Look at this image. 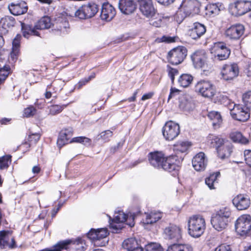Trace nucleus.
<instances>
[{
	"label": "nucleus",
	"mask_w": 251,
	"mask_h": 251,
	"mask_svg": "<svg viewBox=\"0 0 251 251\" xmlns=\"http://www.w3.org/2000/svg\"><path fill=\"white\" fill-rule=\"evenodd\" d=\"M195 91L202 97L208 98H211L216 93L213 84L206 80H201L198 81L195 85Z\"/></svg>",
	"instance_id": "6"
},
{
	"label": "nucleus",
	"mask_w": 251,
	"mask_h": 251,
	"mask_svg": "<svg viewBox=\"0 0 251 251\" xmlns=\"http://www.w3.org/2000/svg\"><path fill=\"white\" fill-rule=\"evenodd\" d=\"M51 23L49 17H42L36 24L35 27L37 29H44L50 27Z\"/></svg>",
	"instance_id": "36"
},
{
	"label": "nucleus",
	"mask_w": 251,
	"mask_h": 251,
	"mask_svg": "<svg viewBox=\"0 0 251 251\" xmlns=\"http://www.w3.org/2000/svg\"><path fill=\"white\" fill-rule=\"evenodd\" d=\"M10 67L8 66H0V84L7 78L10 73Z\"/></svg>",
	"instance_id": "43"
},
{
	"label": "nucleus",
	"mask_w": 251,
	"mask_h": 251,
	"mask_svg": "<svg viewBox=\"0 0 251 251\" xmlns=\"http://www.w3.org/2000/svg\"><path fill=\"white\" fill-rule=\"evenodd\" d=\"M68 104L66 105H52L49 107L50 114L52 115H55L60 113L65 107H66Z\"/></svg>",
	"instance_id": "44"
},
{
	"label": "nucleus",
	"mask_w": 251,
	"mask_h": 251,
	"mask_svg": "<svg viewBox=\"0 0 251 251\" xmlns=\"http://www.w3.org/2000/svg\"><path fill=\"white\" fill-rule=\"evenodd\" d=\"M191 144L188 141H179L174 146V150L176 151L185 152L191 146Z\"/></svg>",
	"instance_id": "35"
},
{
	"label": "nucleus",
	"mask_w": 251,
	"mask_h": 251,
	"mask_svg": "<svg viewBox=\"0 0 251 251\" xmlns=\"http://www.w3.org/2000/svg\"><path fill=\"white\" fill-rule=\"evenodd\" d=\"M245 28L241 24H236L231 26L226 31V36L230 39H238L244 33Z\"/></svg>",
	"instance_id": "21"
},
{
	"label": "nucleus",
	"mask_w": 251,
	"mask_h": 251,
	"mask_svg": "<svg viewBox=\"0 0 251 251\" xmlns=\"http://www.w3.org/2000/svg\"><path fill=\"white\" fill-rule=\"evenodd\" d=\"M214 251H231L229 245L221 244L218 246Z\"/></svg>",
	"instance_id": "56"
},
{
	"label": "nucleus",
	"mask_w": 251,
	"mask_h": 251,
	"mask_svg": "<svg viewBox=\"0 0 251 251\" xmlns=\"http://www.w3.org/2000/svg\"><path fill=\"white\" fill-rule=\"evenodd\" d=\"M233 205L239 210L247 209L251 204L250 197L245 194H239L232 200Z\"/></svg>",
	"instance_id": "17"
},
{
	"label": "nucleus",
	"mask_w": 251,
	"mask_h": 251,
	"mask_svg": "<svg viewBox=\"0 0 251 251\" xmlns=\"http://www.w3.org/2000/svg\"><path fill=\"white\" fill-rule=\"evenodd\" d=\"M19 53V50L12 49L10 53V58L13 61H15L17 59Z\"/></svg>",
	"instance_id": "58"
},
{
	"label": "nucleus",
	"mask_w": 251,
	"mask_h": 251,
	"mask_svg": "<svg viewBox=\"0 0 251 251\" xmlns=\"http://www.w3.org/2000/svg\"><path fill=\"white\" fill-rule=\"evenodd\" d=\"M118 6L121 12L126 15L133 13L136 9V4L133 0H119Z\"/></svg>",
	"instance_id": "20"
},
{
	"label": "nucleus",
	"mask_w": 251,
	"mask_h": 251,
	"mask_svg": "<svg viewBox=\"0 0 251 251\" xmlns=\"http://www.w3.org/2000/svg\"><path fill=\"white\" fill-rule=\"evenodd\" d=\"M242 99L247 108L251 110V91H249L244 94Z\"/></svg>",
	"instance_id": "45"
},
{
	"label": "nucleus",
	"mask_w": 251,
	"mask_h": 251,
	"mask_svg": "<svg viewBox=\"0 0 251 251\" xmlns=\"http://www.w3.org/2000/svg\"><path fill=\"white\" fill-rule=\"evenodd\" d=\"M8 9L12 14L20 15L26 12L27 6L25 1H21L17 3H11L8 5Z\"/></svg>",
	"instance_id": "24"
},
{
	"label": "nucleus",
	"mask_w": 251,
	"mask_h": 251,
	"mask_svg": "<svg viewBox=\"0 0 251 251\" xmlns=\"http://www.w3.org/2000/svg\"><path fill=\"white\" fill-rule=\"evenodd\" d=\"M208 117L212 121V125L215 127H219L222 123L221 115L218 112H210L208 114Z\"/></svg>",
	"instance_id": "33"
},
{
	"label": "nucleus",
	"mask_w": 251,
	"mask_h": 251,
	"mask_svg": "<svg viewBox=\"0 0 251 251\" xmlns=\"http://www.w3.org/2000/svg\"><path fill=\"white\" fill-rule=\"evenodd\" d=\"M180 133V127L178 124L172 121L166 123L162 129V133L166 140L172 141Z\"/></svg>",
	"instance_id": "11"
},
{
	"label": "nucleus",
	"mask_w": 251,
	"mask_h": 251,
	"mask_svg": "<svg viewBox=\"0 0 251 251\" xmlns=\"http://www.w3.org/2000/svg\"><path fill=\"white\" fill-rule=\"evenodd\" d=\"M112 135V131L110 130H107L101 132L100 135H98V139L99 140L101 139L104 142H108Z\"/></svg>",
	"instance_id": "47"
},
{
	"label": "nucleus",
	"mask_w": 251,
	"mask_h": 251,
	"mask_svg": "<svg viewBox=\"0 0 251 251\" xmlns=\"http://www.w3.org/2000/svg\"><path fill=\"white\" fill-rule=\"evenodd\" d=\"M217 100L221 104L226 106L229 109V107L232 106L234 103L229 100L228 97L223 94H219L217 96Z\"/></svg>",
	"instance_id": "40"
},
{
	"label": "nucleus",
	"mask_w": 251,
	"mask_h": 251,
	"mask_svg": "<svg viewBox=\"0 0 251 251\" xmlns=\"http://www.w3.org/2000/svg\"><path fill=\"white\" fill-rule=\"evenodd\" d=\"M85 243L81 238L75 240H67L58 242L55 246V249L48 248L39 251H60L61 250H69L70 251H84Z\"/></svg>",
	"instance_id": "5"
},
{
	"label": "nucleus",
	"mask_w": 251,
	"mask_h": 251,
	"mask_svg": "<svg viewBox=\"0 0 251 251\" xmlns=\"http://www.w3.org/2000/svg\"><path fill=\"white\" fill-rule=\"evenodd\" d=\"M167 251H192V248L187 244H174L168 247Z\"/></svg>",
	"instance_id": "37"
},
{
	"label": "nucleus",
	"mask_w": 251,
	"mask_h": 251,
	"mask_svg": "<svg viewBox=\"0 0 251 251\" xmlns=\"http://www.w3.org/2000/svg\"><path fill=\"white\" fill-rule=\"evenodd\" d=\"M139 10L147 17H151L155 13L152 0H138Z\"/></svg>",
	"instance_id": "16"
},
{
	"label": "nucleus",
	"mask_w": 251,
	"mask_h": 251,
	"mask_svg": "<svg viewBox=\"0 0 251 251\" xmlns=\"http://www.w3.org/2000/svg\"><path fill=\"white\" fill-rule=\"evenodd\" d=\"M150 164L157 169H162L169 172L177 171L179 169V161L176 156H170L165 157L161 152H151L149 154Z\"/></svg>",
	"instance_id": "1"
},
{
	"label": "nucleus",
	"mask_w": 251,
	"mask_h": 251,
	"mask_svg": "<svg viewBox=\"0 0 251 251\" xmlns=\"http://www.w3.org/2000/svg\"><path fill=\"white\" fill-rule=\"evenodd\" d=\"M146 251H164L160 245L155 243H151L145 247Z\"/></svg>",
	"instance_id": "46"
},
{
	"label": "nucleus",
	"mask_w": 251,
	"mask_h": 251,
	"mask_svg": "<svg viewBox=\"0 0 251 251\" xmlns=\"http://www.w3.org/2000/svg\"><path fill=\"white\" fill-rule=\"evenodd\" d=\"M180 91L176 88L172 87L170 90V95L168 97V100H170L172 98L174 97L176 95L179 94Z\"/></svg>",
	"instance_id": "57"
},
{
	"label": "nucleus",
	"mask_w": 251,
	"mask_h": 251,
	"mask_svg": "<svg viewBox=\"0 0 251 251\" xmlns=\"http://www.w3.org/2000/svg\"><path fill=\"white\" fill-rule=\"evenodd\" d=\"M167 72L170 77L172 83L173 84L175 80V76L178 75V71L175 68H172L169 65L167 66Z\"/></svg>",
	"instance_id": "48"
},
{
	"label": "nucleus",
	"mask_w": 251,
	"mask_h": 251,
	"mask_svg": "<svg viewBox=\"0 0 251 251\" xmlns=\"http://www.w3.org/2000/svg\"><path fill=\"white\" fill-rule=\"evenodd\" d=\"M36 113V109L33 106H29L24 110V116L29 117L33 116Z\"/></svg>",
	"instance_id": "51"
},
{
	"label": "nucleus",
	"mask_w": 251,
	"mask_h": 251,
	"mask_svg": "<svg viewBox=\"0 0 251 251\" xmlns=\"http://www.w3.org/2000/svg\"><path fill=\"white\" fill-rule=\"evenodd\" d=\"M10 230H2L0 231V248L1 249L10 250L16 248L17 245L14 238Z\"/></svg>",
	"instance_id": "13"
},
{
	"label": "nucleus",
	"mask_w": 251,
	"mask_h": 251,
	"mask_svg": "<svg viewBox=\"0 0 251 251\" xmlns=\"http://www.w3.org/2000/svg\"><path fill=\"white\" fill-rule=\"evenodd\" d=\"M193 80V77L187 74L181 75L178 78V83L180 86L182 87H187L191 84Z\"/></svg>",
	"instance_id": "34"
},
{
	"label": "nucleus",
	"mask_w": 251,
	"mask_h": 251,
	"mask_svg": "<svg viewBox=\"0 0 251 251\" xmlns=\"http://www.w3.org/2000/svg\"><path fill=\"white\" fill-rule=\"evenodd\" d=\"M162 217V213L160 212H151L146 216V219L144 220L145 224H152L156 223Z\"/></svg>",
	"instance_id": "30"
},
{
	"label": "nucleus",
	"mask_w": 251,
	"mask_h": 251,
	"mask_svg": "<svg viewBox=\"0 0 251 251\" xmlns=\"http://www.w3.org/2000/svg\"><path fill=\"white\" fill-rule=\"evenodd\" d=\"M22 31L24 37L28 39L30 36H39V33L35 27V25L33 26L32 25L24 23H21Z\"/></svg>",
	"instance_id": "27"
},
{
	"label": "nucleus",
	"mask_w": 251,
	"mask_h": 251,
	"mask_svg": "<svg viewBox=\"0 0 251 251\" xmlns=\"http://www.w3.org/2000/svg\"><path fill=\"white\" fill-rule=\"evenodd\" d=\"M181 6H184V7H188V13H191L193 10L194 6L193 2L191 1L188 2L187 5H185V2L182 3Z\"/></svg>",
	"instance_id": "59"
},
{
	"label": "nucleus",
	"mask_w": 251,
	"mask_h": 251,
	"mask_svg": "<svg viewBox=\"0 0 251 251\" xmlns=\"http://www.w3.org/2000/svg\"><path fill=\"white\" fill-rule=\"evenodd\" d=\"M187 49L183 46H179L173 49L168 53L169 62L173 65L181 63L187 55Z\"/></svg>",
	"instance_id": "9"
},
{
	"label": "nucleus",
	"mask_w": 251,
	"mask_h": 251,
	"mask_svg": "<svg viewBox=\"0 0 251 251\" xmlns=\"http://www.w3.org/2000/svg\"><path fill=\"white\" fill-rule=\"evenodd\" d=\"M229 110L232 117L237 121L245 122L250 117V110L242 105L234 103L232 106L229 107Z\"/></svg>",
	"instance_id": "12"
},
{
	"label": "nucleus",
	"mask_w": 251,
	"mask_h": 251,
	"mask_svg": "<svg viewBox=\"0 0 251 251\" xmlns=\"http://www.w3.org/2000/svg\"><path fill=\"white\" fill-rule=\"evenodd\" d=\"M75 142L80 143L85 146H89L91 143V140L84 136H79L72 138L70 143Z\"/></svg>",
	"instance_id": "42"
},
{
	"label": "nucleus",
	"mask_w": 251,
	"mask_h": 251,
	"mask_svg": "<svg viewBox=\"0 0 251 251\" xmlns=\"http://www.w3.org/2000/svg\"><path fill=\"white\" fill-rule=\"evenodd\" d=\"M188 226L189 235L198 238L203 233L205 229V220L201 215H194L189 218Z\"/></svg>",
	"instance_id": "4"
},
{
	"label": "nucleus",
	"mask_w": 251,
	"mask_h": 251,
	"mask_svg": "<svg viewBox=\"0 0 251 251\" xmlns=\"http://www.w3.org/2000/svg\"><path fill=\"white\" fill-rule=\"evenodd\" d=\"M90 80L91 76H89L88 78H85L81 80L78 83V89L80 88L82 86L85 85Z\"/></svg>",
	"instance_id": "62"
},
{
	"label": "nucleus",
	"mask_w": 251,
	"mask_h": 251,
	"mask_svg": "<svg viewBox=\"0 0 251 251\" xmlns=\"http://www.w3.org/2000/svg\"><path fill=\"white\" fill-rule=\"evenodd\" d=\"M71 11H68L67 15L70 17H75L80 19H85L93 17L98 12V5L94 2H89L84 4L79 8L75 7L71 8Z\"/></svg>",
	"instance_id": "2"
},
{
	"label": "nucleus",
	"mask_w": 251,
	"mask_h": 251,
	"mask_svg": "<svg viewBox=\"0 0 251 251\" xmlns=\"http://www.w3.org/2000/svg\"><path fill=\"white\" fill-rule=\"evenodd\" d=\"M236 232L241 235H246L251 229V216L243 215L239 217L235 225Z\"/></svg>",
	"instance_id": "10"
},
{
	"label": "nucleus",
	"mask_w": 251,
	"mask_h": 251,
	"mask_svg": "<svg viewBox=\"0 0 251 251\" xmlns=\"http://www.w3.org/2000/svg\"><path fill=\"white\" fill-rule=\"evenodd\" d=\"M232 145L229 142L224 144L217 150L218 156L222 159L228 157L232 151Z\"/></svg>",
	"instance_id": "28"
},
{
	"label": "nucleus",
	"mask_w": 251,
	"mask_h": 251,
	"mask_svg": "<svg viewBox=\"0 0 251 251\" xmlns=\"http://www.w3.org/2000/svg\"><path fill=\"white\" fill-rule=\"evenodd\" d=\"M221 7L220 3H209L205 7L206 14L210 17H214L219 14Z\"/></svg>",
	"instance_id": "29"
},
{
	"label": "nucleus",
	"mask_w": 251,
	"mask_h": 251,
	"mask_svg": "<svg viewBox=\"0 0 251 251\" xmlns=\"http://www.w3.org/2000/svg\"><path fill=\"white\" fill-rule=\"evenodd\" d=\"M73 135V130L72 128H68L62 130L59 135L57 144L59 147H61L68 143L71 137Z\"/></svg>",
	"instance_id": "26"
},
{
	"label": "nucleus",
	"mask_w": 251,
	"mask_h": 251,
	"mask_svg": "<svg viewBox=\"0 0 251 251\" xmlns=\"http://www.w3.org/2000/svg\"><path fill=\"white\" fill-rule=\"evenodd\" d=\"M230 137L234 142L246 144L248 142L247 138L243 137L240 132H233L230 133Z\"/></svg>",
	"instance_id": "39"
},
{
	"label": "nucleus",
	"mask_w": 251,
	"mask_h": 251,
	"mask_svg": "<svg viewBox=\"0 0 251 251\" xmlns=\"http://www.w3.org/2000/svg\"><path fill=\"white\" fill-rule=\"evenodd\" d=\"M22 36L20 34H17L13 40L12 49L20 50V41Z\"/></svg>",
	"instance_id": "49"
},
{
	"label": "nucleus",
	"mask_w": 251,
	"mask_h": 251,
	"mask_svg": "<svg viewBox=\"0 0 251 251\" xmlns=\"http://www.w3.org/2000/svg\"><path fill=\"white\" fill-rule=\"evenodd\" d=\"M238 66L235 63L225 65L221 71L222 77L226 80L233 79L238 75Z\"/></svg>",
	"instance_id": "14"
},
{
	"label": "nucleus",
	"mask_w": 251,
	"mask_h": 251,
	"mask_svg": "<svg viewBox=\"0 0 251 251\" xmlns=\"http://www.w3.org/2000/svg\"><path fill=\"white\" fill-rule=\"evenodd\" d=\"M191 58L196 68H203L207 65V56L204 50L195 51L192 54Z\"/></svg>",
	"instance_id": "15"
},
{
	"label": "nucleus",
	"mask_w": 251,
	"mask_h": 251,
	"mask_svg": "<svg viewBox=\"0 0 251 251\" xmlns=\"http://www.w3.org/2000/svg\"><path fill=\"white\" fill-rule=\"evenodd\" d=\"M116 15L114 7L109 3H104L101 7L100 17L102 20L111 21Z\"/></svg>",
	"instance_id": "23"
},
{
	"label": "nucleus",
	"mask_w": 251,
	"mask_h": 251,
	"mask_svg": "<svg viewBox=\"0 0 251 251\" xmlns=\"http://www.w3.org/2000/svg\"><path fill=\"white\" fill-rule=\"evenodd\" d=\"M211 53L213 54L214 61H223L227 59L230 54V50L225 43L217 42L214 44Z\"/></svg>",
	"instance_id": "7"
},
{
	"label": "nucleus",
	"mask_w": 251,
	"mask_h": 251,
	"mask_svg": "<svg viewBox=\"0 0 251 251\" xmlns=\"http://www.w3.org/2000/svg\"><path fill=\"white\" fill-rule=\"evenodd\" d=\"M166 238L177 241L181 238V228L176 225H170L164 231Z\"/></svg>",
	"instance_id": "18"
},
{
	"label": "nucleus",
	"mask_w": 251,
	"mask_h": 251,
	"mask_svg": "<svg viewBox=\"0 0 251 251\" xmlns=\"http://www.w3.org/2000/svg\"><path fill=\"white\" fill-rule=\"evenodd\" d=\"M10 155H6L0 157V169L3 170L8 168L11 162Z\"/></svg>",
	"instance_id": "41"
},
{
	"label": "nucleus",
	"mask_w": 251,
	"mask_h": 251,
	"mask_svg": "<svg viewBox=\"0 0 251 251\" xmlns=\"http://www.w3.org/2000/svg\"><path fill=\"white\" fill-rule=\"evenodd\" d=\"M126 222V224L130 227L134 226V217L131 214L129 215L126 214L123 211H119L116 213L114 218L112 220V223H110L109 226L111 228L115 230L121 229L117 224Z\"/></svg>",
	"instance_id": "8"
},
{
	"label": "nucleus",
	"mask_w": 251,
	"mask_h": 251,
	"mask_svg": "<svg viewBox=\"0 0 251 251\" xmlns=\"http://www.w3.org/2000/svg\"><path fill=\"white\" fill-rule=\"evenodd\" d=\"M158 3L160 4L165 5L168 6L173 3L175 0H156Z\"/></svg>",
	"instance_id": "60"
},
{
	"label": "nucleus",
	"mask_w": 251,
	"mask_h": 251,
	"mask_svg": "<svg viewBox=\"0 0 251 251\" xmlns=\"http://www.w3.org/2000/svg\"><path fill=\"white\" fill-rule=\"evenodd\" d=\"M40 138V135L39 133H33L29 135L28 141L30 143L28 145V147L30 146V144L36 143Z\"/></svg>",
	"instance_id": "53"
},
{
	"label": "nucleus",
	"mask_w": 251,
	"mask_h": 251,
	"mask_svg": "<svg viewBox=\"0 0 251 251\" xmlns=\"http://www.w3.org/2000/svg\"><path fill=\"white\" fill-rule=\"evenodd\" d=\"M206 31V28L203 25L199 23H195L193 27L189 30L188 34L190 37L194 40L200 38Z\"/></svg>",
	"instance_id": "25"
},
{
	"label": "nucleus",
	"mask_w": 251,
	"mask_h": 251,
	"mask_svg": "<svg viewBox=\"0 0 251 251\" xmlns=\"http://www.w3.org/2000/svg\"><path fill=\"white\" fill-rule=\"evenodd\" d=\"M192 165L194 169L197 171H201L205 170L207 164V159L205 154L201 152L197 154L192 159Z\"/></svg>",
	"instance_id": "19"
},
{
	"label": "nucleus",
	"mask_w": 251,
	"mask_h": 251,
	"mask_svg": "<svg viewBox=\"0 0 251 251\" xmlns=\"http://www.w3.org/2000/svg\"><path fill=\"white\" fill-rule=\"evenodd\" d=\"M59 82V81H55L53 82L50 85H48L46 93H45V97L46 99H48L51 97L52 92L50 91V89L51 87L54 88L55 85L57 84V83Z\"/></svg>",
	"instance_id": "52"
},
{
	"label": "nucleus",
	"mask_w": 251,
	"mask_h": 251,
	"mask_svg": "<svg viewBox=\"0 0 251 251\" xmlns=\"http://www.w3.org/2000/svg\"><path fill=\"white\" fill-rule=\"evenodd\" d=\"M15 19L11 16H5L0 20V26L7 31V29L14 26Z\"/></svg>",
	"instance_id": "32"
},
{
	"label": "nucleus",
	"mask_w": 251,
	"mask_h": 251,
	"mask_svg": "<svg viewBox=\"0 0 251 251\" xmlns=\"http://www.w3.org/2000/svg\"><path fill=\"white\" fill-rule=\"evenodd\" d=\"M161 40L164 42L172 43L175 42V38L163 36L161 38Z\"/></svg>",
	"instance_id": "61"
},
{
	"label": "nucleus",
	"mask_w": 251,
	"mask_h": 251,
	"mask_svg": "<svg viewBox=\"0 0 251 251\" xmlns=\"http://www.w3.org/2000/svg\"><path fill=\"white\" fill-rule=\"evenodd\" d=\"M244 157L246 163L251 167V151H245Z\"/></svg>",
	"instance_id": "55"
},
{
	"label": "nucleus",
	"mask_w": 251,
	"mask_h": 251,
	"mask_svg": "<svg viewBox=\"0 0 251 251\" xmlns=\"http://www.w3.org/2000/svg\"><path fill=\"white\" fill-rule=\"evenodd\" d=\"M98 240L105 238L108 234V230L105 228L97 229Z\"/></svg>",
	"instance_id": "50"
},
{
	"label": "nucleus",
	"mask_w": 251,
	"mask_h": 251,
	"mask_svg": "<svg viewBox=\"0 0 251 251\" xmlns=\"http://www.w3.org/2000/svg\"><path fill=\"white\" fill-rule=\"evenodd\" d=\"M233 12L236 16H241L251 10V1H237L234 3Z\"/></svg>",
	"instance_id": "22"
},
{
	"label": "nucleus",
	"mask_w": 251,
	"mask_h": 251,
	"mask_svg": "<svg viewBox=\"0 0 251 251\" xmlns=\"http://www.w3.org/2000/svg\"><path fill=\"white\" fill-rule=\"evenodd\" d=\"M230 215L231 211L228 207L221 208L212 215L211 223L213 227L218 231L225 229L227 226Z\"/></svg>",
	"instance_id": "3"
},
{
	"label": "nucleus",
	"mask_w": 251,
	"mask_h": 251,
	"mask_svg": "<svg viewBox=\"0 0 251 251\" xmlns=\"http://www.w3.org/2000/svg\"><path fill=\"white\" fill-rule=\"evenodd\" d=\"M246 74L249 77H251V62L248 65L246 70Z\"/></svg>",
	"instance_id": "64"
},
{
	"label": "nucleus",
	"mask_w": 251,
	"mask_h": 251,
	"mask_svg": "<svg viewBox=\"0 0 251 251\" xmlns=\"http://www.w3.org/2000/svg\"><path fill=\"white\" fill-rule=\"evenodd\" d=\"M88 237L93 241L98 240L97 231L94 229H91L87 233Z\"/></svg>",
	"instance_id": "54"
},
{
	"label": "nucleus",
	"mask_w": 251,
	"mask_h": 251,
	"mask_svg": "<svg viewBox=\"0 0 251 251\" xmlns=\"http://www.w3.org/2000/svg\"><path fill=\"white\" fill-rule=\"evenodd\" d=\"M153 93H149L148 94H144L142 96L141 100H146L151 99L152 97V96H153Z\"/></svg>",
	"instance_id": "63"
},
{
	"label": "nucleus",
	"mask_w": 251,
	"mask_h": 251,
	"mask_svg": "<svg viewBox=\"0 0 251 251\" xmlns=\"http://www.w3.org/2000/svg\"><path fill=\"white\" fill-rule=\"evenodd\" d=\"M220 175L219 172L211 174L209 176L205 178V184L208 186L210 189H214V184L216 182L217 177Z\"/></svg>",
	"instance_id": "38"
},
{
	"label": "nucleus",
	"mask_w": 251,
	"mask_h": 251,
	"mask_svg": "<svg viewBox=\"0 0 251 251\" xmlns=\"http://www.w3.org/2000/svg\"><path fill=\"white\" fill-rule=\"evenodd\" d=\"M207 139L211 146L216 148L217 150L224 144V139L218 136L211 134L208 136Z\"/></svg>",
	"instance_id": "31"
}]
</instances>
